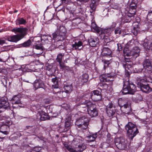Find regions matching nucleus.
Returning <instances> with one entry per match:
<instances>
[{"instance_id": "nucleus-1", "label": "nucleus", "mask_w": 152, "mask_h": 152, "mask_svg": "<svg viewBox=\"0 0 152 152\" xmlns=\"http://www.w3.org/2000/svg\"><path fill=\"white\" fill-rule=\"evenodd\" d=\"M28 29L26 28L16 27L12 30L15 34H19L8 37L7 40L9 41L16 42L23 38L27 34Z\"/></svg>"}, {"instance_id": "nucleus-2", "label": "nucleus", "mask_w": 152, "mask_h": 152, "mask_svg": "<svg viewBox=\"0 0 152 152\" xmlns=\"http://www.w3.org/2000/svg\"><path fill=\"white\" fill-rule=\"evenodd\" d=\"M125 75L126 77L124 81L123 89L121 91L123 94H134L136 90L135 86L132 83H130L129 82V73L127 72H126Z\"/></svg>"}, {"instance_id": "nucleus-3", "label": "nucleus", "mask_w": 152, "mask_h": 152, "mask_svg": "<svg viewBox=\"0 0 152 152\" xmlns=\"http://www.w3.org/2000/svg\"><path fill=\"white\" fill-rule=\"evenodd\" d=\"M127 134L129 139L132 140L133 138L139 133L138 129L135 124L129 122L125 126Z\"/></svg>"}, {"instance_id": "nucleus-4", "label": "nucleus", "mask_w": 152, "mask_h": 152, "mask_svg": "<svg viewBox=\"0 0 152 152\" xmlns=\"http://www.w3.org/2000/svg\"><path fill=\"white\" fill-rule=\"evenodd\" d=\"M66 30L65 27L63 26H60L58 28L56 32L53 34V38L55 39H59V40L62 41L66 37Z\"/></svg>"}, {"instance_id": "nucleus-5", "label": "nucleus", "mask_w": 152, "mask_h": 152, "mask_svg": "<svg viewBox=\"0 0 152 152\" xmlns=\"http://www.w3.org/2000/svg\"><path fill=\"white\" fill-rule=\"evenodd\" d=\"M89 119L88 117L83 116L78 118L75 122V125L82 129H86L89 124Z\"/></svg>"}, {"instance_id": "nucleus-6", "label": "nucleus", "mask_w": 152, "mask_h": 152, "mask_svg": "<svg viewBox=\"0 0 152 152\" xmlns=\"http://www.w3.org/2000/svg\"><path fill=\"white\" fill-rule=\"evenodd\" d=\"M87 107L88 114L91 117L96 116L98 115V110L96 107V105L91 102L85 104Z\"/></svg>"}, {"instance_id": "nucleus-7", "label": "nucleus", "mask_w": 152, "mask_h": 152, "mask_svg": "<svg viewBox=\"0 0 152 152\" xmlns=\"http://www.w3.org/2000/svg\"><path fill=\"white\" fill-rule=\"evenodd\" d=\"M114 143L117 147L120 150H124L127 147V141L122 137L115 138Z\"/></svg>"}, {"instance_id": "nucleus-8", "label": "nucleus", "mask_w": 152, "mask_h": 152, "mask_svg": "<svg viewBox=\"0 0 152 152\" xmlns=\"http://www.w3.org/2000/svg\"><path fill=\"white\" fill-rule=\"evenodd\" d=\"M128 51L127 48H125L123 50V53L124 56H132L134 58H136L139 56L140 50L137 47H134L130 51L129 53L127 52Z\"/></svg>"}, {"instance_id": "nucleus-9", "label": "nucleus", "mask_w": 152, "mask_h": 152, "mask_svg": "<svg viewBox=\"0 0 152 152\" xmlns=\"http://www.w3.org/2000/svg\"><path fill=\"white\" fill-rule=\"evenodd\" d=\"M92 26L93 28L95 29L97 33L101 34L102 35L104 34V35H103L104 37H107L108 36H109L112 31L111 28L102 29L100 28H97L96 27V25L94 23L92 24Z\"/></svg>"}, {"instance_id": "nucleus-10", "label": "nucleus", "mask_w": 152, "mask_h": 152, "mask_svg": "<svg viewBox=\"0 0 152 152\" xmlns=\"http://www.w3.org/2000/svg\"><path fill=\"white\" fill-rule=\"evenodd\" d=\"M143 80L137 81V87L143 92L148 94L151 91V89L148 85L143 84L142 83Z\"/></svg>"}, {"instance_id": "nucleus-11", "label": "nucleus", "mask_w": 152, "mask_h": 152, "mask_svg": "<svg viewBox=\"0 0 152 152\" xmlns=\"http://www.w3.org/2000/svg\"><path fill=\"white\" fill-rule=\"evenodd\" d=\"M91 98L95 102L101 100L102 98L101 91L97 90L93 91L91 93Z\"/></svg>"}, {"instance_id": "nucleus-12", "label": "nucleus", "mask_w": 152, "mask_h": 152, "mask_svg": "<svg viewBox=\"0 0 152 152\" xmlns=\"http://www.w3.org/2000/svg\"><path fill=\"white\" fill-rule=\"evenodd\" d=\"M9 104L7 98H2L0 100V111H4L6 109H10Z\"/></svg>"}, {"instance_id": "nucleus-13", "label": "nucleus", "mask_w": 152, "mask_h": 152, "mask_svg": "<svg viewBox=\"0 0 152 152\" xmlns=\"http://www.w3.org/2000/svg\"><path fill=\"white\" fill-rule=\"evenodd\" d=\"M113 76L110 74H105L101 75L100 76L99 78L100 81L102 82H107L112 81V79Z\"/></svg>"}, {"instance_id": "nucleus-14", "label": "nucleus", "mask_w": 152, "mask_h": 152, "mask_svg": "<svg viewBox=\"0 0 152 152\" xmlns=\"http://www.w3.org/2000/svg\"><path fill=\"white\" fill-rule=\"evenodd\" d=\"M37 115H39L40 116V119L41 121H45L49 120L50 117L44 112L42 110L39 111Z\"/></svg>"}, {"instance_id": "nucleus-15", "label": "nucleus", "mask_w": 152, "mask_h": 152, "mask_svg": "<svg viewBox=\"0 0 152 152\" xmlns=\"http://www.w3.org/2000/svg\"><path fill=\"white\" fill-rule=\"evenodd\" d=\"M143 67L148 70L151 71L152 69V66L151 61L148 59H145L143 62Z\"/></svg>"}, {"instance_id": "nucleus-16", "label": "nucleus", "mask_w": 152, "mask_h": 152, "mask_svg": "<svg viewBox=\"0 0 152 152\" xmlns=\"http://www.w3.org/2000/svg\"><path fill=\"white\" fill-rule=\"evenodd\" d=\"M99 42V39L97 38H94L91 37L88 39V42L90 46L92 47H94L96 46L97 44Z\"/></svg>"}, {"instance_id": "nucleus-17", "label": "nucleus", "mask_w": 152, "mask_h": 152, "mask_svg": "<svg viewBox=\"0 0 152 152\" xmlns=\"http://www.w3.org/2000/svg\"><path fill=\"white\" fill-rule=\"evenodd\" d=\"M43 81L40 80H36L34 82V86L36 89L38 88H43L44 87Z\"/></svg>"}, {"instance_id": "nucleus-18", "label": "nucleus", "mask_w": 152, "mask_h": 152, "mask_svg": "<svg viewBox=\"0 0 152 152\" xmlns=\"http://www.w3.org/2000/svg\"><path fill=\"white\" fill-rule=\"evenodd\" d=\"M143 46L146 49L151 50H152V42L145 39L143 44Z\"/></svg>"}, {"instance_id": "nucleus-19", "label": "nucleus", "mask_w": 152, "mask_h": 152, "mask_svg": "<svg viewBox=\"0 0 152 152\" xmlns=\"http://www.w3.org/2000/svg\"><path fill=\"white\" fill-rule=\"evenodd\" d=\"M99 0H92L91 1L90 7L91 8L90 12L91 13H92L93 12L95 11L97 6L96 1H98Z\"/></svg>"}, {"instance_id": "nucleus-20", "label": "nucleus", "mask_w": 152, "mask_h": 152, "mask_svg": "<svg viewBox=\"0 0 152 152\" xmlns=\"http://www.w3.org/2000/svg\"><path fill=\"white\" fill-rule=\"evenodd\" d=\"M133 24L134 27L132 30V32L134 35H136L139 32L140 28L139 27V24L137 22H135Z\"/></svg>"}, {"instance_id": "nucleus-21", "label": "nucleus", "mask_w": 152, "mask_h": 152, "mask_svg": "<svg viewBox=\"0 0 152 152\" xmlns=\"http://www.w3.org/2000/svg\"><path fill=\"white\" fill-rule=\"evenodd\" d=\"M88 75L86 74H84L80 76L79 79V81L80 82V83L82 84L88 81Z\"/></svg>"}, {"instance_id": "nucleus-22", "label": "nucleus", "mask_w": 152, "mask_h": 152, "mask_svg": "<svg viewBox=\"0 0 152 152\" xmlns=\"http://www.w3.org/2000/svg\"><path fill=\"white\" fill-rule=\"evenodd\" d=\"M137 3V0H133L130 4L129 10L133 11L136 10Z\"/></svg>"}, {"instance_id": "nucleus-23", "label": "nucleus", "mask_w": 152, "mask_h": 152, "mask_svg": "<svg viewBox=\"0 0 152 152\" xmlns=\"http://www.w3.org/2000/svg\"><path fill=\"white\" fill-rule=\"evenodd\" d=\"M64 91L67 93H70L72 90V85H65L64 87Z\"/></svg>"}, {"instance_id": "nucleus-24", "label": "nucleus", "mask_w": 152, "mask_h": 152, "mask_svg": "<svg viewBox=\"0 0 152 152\" xmlns=\"http://www.w3.org/2000/svg\"><path fill=\"white\" fill-rule=\"evenodd\" d=\"M59 78L56 77L52 79V81L53 83L52 86L54 88H58V81Z\"/></svg>"}, {"instance_id": "nucleus-25", "label": "nucleus", "mask_w": 152, "mask_h": 152, "mask_svg": "<svg viewBox=\"0 0 152 152\" xmlns=\"http://www.w3.org/2000/svg\"><path fill=\"white\" fill-rule=\"evenodd\" d=\"M12 103L13 104H18L19 106H22V103L21 101L19 100L18 97L17 96H14L12 98Z\"/></svg>"}, {"instance_id": "nucleus-26", "label": "nucleus", "mask_w": 152, "mask_h": 152, "mask_svg": "<svg viewBox=\"0 0 152 152\" xmlns=\"http://www.w3.org/2000/svg\"><path fill=\"white\" fill-rule=\"evenodd\" d=\"M86 148V145L82 143V142L81 144L78 145L77 147H76V149L77 150V152L78 151L80 152L83 151Z\"/></svg>"}, {"instance_id": "nucleus-27", "label": "nucleus", "mask_w": 152, "mask_h": 152, "mask_svg": "<svg viewBox=\"0 0 152 152\" xmlns=\"http://www.w3.org/2000/svg\"><path fill=\"white\" fill-rule=\"evenodd\" d=\"M106 111L107 115L109 117H113L115 115L117 114L115 113V110L114 109L106 110Z\"/></svg>"}, {"instance_id": "nucleus-28", "label": "nucleus", "mask_w": 152, "mask_h": 152, "mask_svg": "<svg viewBox=\"0 0 152 152\" xmlns=\"http://www.w3.org/2000/svg\"><path fill=\"white\" fill-rule=\"evenodd\" d=\"M82 45V43L81 41H79L78 42H75V44L72 45V47L75 50L78 49L80 50L81 48H80Z\"/></svg>"}, {"instance_id": "nucleus-29", "label": "nucleus", "mask_w": 152, "mask_h": 152, "mask_svg": "<svg viewBox=\"0 0 152 152\" xmlns=\"http://www.w3.org/2000/svg\"><path fill=\"white\" fill-rule=\"evenodd\" d=\"M102 54L104 55L109 56L111 53V50L108 48H103L102 50Z\"/></svg>"}, {"instance_id": "nucleus-30", "label": "nucleus", "mask_w": 152, "mask_h": 152, "mask_svg": "<svg viewBox=\"0 0 152 152\" xmlns=\"http://www.w3.org/2000/svg\"><path fill=\"white\" fill-rule=\"evenodd\" d=\"M136 10H129V12L127 14L125 18H131L133 17L135 14Z\"/></svg>"}, {"instance_id": "nucleus-31", "label": "nucleus", "mask_w": 152, "mask_h": 152, "mask_svg": "<svg viewBox=\"0 0 152 152\" xmlns=\"http://www.w3.org/2000/svg\"><path fill=\"white\" fill-rule=\"evenodd\" d=\"M97 137V134H95L91 135L88 136V138L89 139V140H88V142L89 143L91 142H93L96 139Z\"/></svg>"}, {"instance_id": "nucleus-32", "label": "nucleus", "mask_w": 152, "mask_h": 152, "mask_svg": "<svg viewBox=\"0 0 152 152\" xmlns=\"http://www.w3.org/2000/svg\"><path fill=\"white\" fill-rule=\"evenodd\" d=\"M32 43V42L31 40L29 39L27 41L24 42L23 43L20 44V45L23 47H28L31 45Z\"/></svg>"}, {"instance_id": "nucleus-33", "label": "nucleus", "mask_w": 152, "mask_h": 152, "mask_svg": "<svg viewBox=\"0 0 152 152\" xmlns=\"http://www.w3.org/2000/svg\"><path fill=\"white\" fill-rule=\"evenodd\" d=\"M64 53H60L57 55L56 58V61L57 62L62 61V59L64 58Z\"/></svg>"}, {"instance_id": "nucleus-34", "label": "nucleus", "mask_w": 152, "mask_h": 152, "mask_svg": "<svg viewBox=\"0 0 152 152\" xmlns=\"http://www.w3.org/2000/svg\"><path fill=\"white\" fill-rule=\"evenodd\" d=\"M17 24L18 25L25 24L26 21L23 18H19L16 20Z\"/></svg>"}, {"instance_id": "nucleus-35", "label": "nucleus", "mask_w": 152, "mask_h": 152, "mask_svg": "<svg viewBox=\"0 0 152 152\" xmlns=\"http://www.w3.org/2000/svg\"><path fill=\"white\" fill-rule=\"evenodd\" d=\"M102 61L104 64V68H105V67H107L112 61L111 59L108 60L105 59H103Z\"/></svg>"}, {"instance_id": "nucleus-36", "label": "nucleus", "mask_w": 152, "mask_h": 152, "mask_svg": "<svg viewBox=\"0 0 152 152\" xmlns=\"http://www.w3.org/2000/svg\"><path fill=\"white\" fill-rule=\"evenodd\" d=\"M115 106L113 102H110L108 105L106 106V110L115 109Z\"/></svg>"}, {"instance_id": "nucleus-37", "label": "nucleus", "mask_w": 152, "mask_h": 152, "mask_svg": "<svg viewBox=\"0 0 152 152\" xmlns=\"http://www.w3.org/2000/svg\"><path fill=\"white\" fill-rule=\"evenodd\" d=\"M82 142V141L77 138H75L72 141V143L76 146H78V145L81 144Z\"/></svg>"}, {"instance_id": "nucleus-38", "label": "nucleus", "mask_w": 152, "mask_h": 152, "mask_svg": "<svg viewBox=\"0 0 152 152\" xmlns=\"http://www.w3.org/2000/svg\"><path fill=\"white\" fill-rule=\"evenodd\" d=\"M58 62L59 63L60 69H63L66 68V67H67V66H66L65 64V61H61L60 62Z\"/></svg>"}, {"instance_id": "nucleus-39", "label": "nucleus", "mask_w": 152, "mask_h": 152, "mask_svg": "<svg viewBox=\"0 0 152 152\" xmlns=\"http://www.w3.org/2000/svg\"><path fill=\"white\" fill-rule=\"evenodd\" d=\"M71 126V124L69 121H66L65 122V127L66 130L65 129V131H67L70 129Z\"/></svg>"}, {"instance_id": "nucleus-40", "label": "nucleus", "mask_w": 152, "mask_h": 152, "mask_svg": "<svg viewBox=\"0 0 152 152\" xmlns=\"http://www.w3.org/2000/svg\"><path fill=\"white\" fill-rule=\"evenodd\" d=\"M65 147L68 151L70 152H77V150L74 149L70 146H65Z\"/></svg>"}, {"instance_id": "nucleus-41", "label": "nucleus", "mask_w": 152, "mask_h": 152, "mask_svg": "<svg viewBox=\"0 0 152 152\" xmlns=\"http://www.w3.org/2000/svg\"><path fill=\"white\" fill-rule=\"evenodd\" d=\"M34 47L37 49L40 50L42 51L43 50V46L41 44H37L34 45Z\"/></svg>"}, {"instance_id": "nucleus-42", "label": "nucleus", "mask_w": 152, "mask_h": 152, "mask_svg": "<svg viewBox=\"0 0 152 152\" xmlns=\"http://www.w3.org/2000/svg\"><path fill=\"white\" fill-rule=\"evenodd\" d=\"M122 111L124 113L128 114L131 112V108L130 107H127L126 109H124Z\"/></svg>"}, {"instance_id": "nucleus-43", "label": "nucleus", "mask_w": 152, "mask_h": 152, "mask_svg": "<svg viewBox=\"0 0 152 152\" xmlns=\"http://www.w3.org/2000/svg\"><path fill=\"white\" fill-rule=\"evenodd\" d=\"M121 108V109L122 111L124 109H126L127 107H130L128 103L124 104L123 105H119Z\"/></svg>"}, {"instance_id": "nucleus-44", "label": "nucleus", "mask_w": 152, "mask_h": 152, "mask_svg": "<svg viewBox=\"0 0 152 152\" xmlns=\"http://www.w3.org/2000/svg\"><path fill=\"white\" fill-rule=\"evenodd\" d=\"M121 31L120 29V28L119 27L116 28L115 30L114 33L115 34H121Z\"/></svg>"}, {"instance_id": "nucleus-45", "label": "nucleus", "mask_w": 152, "mask_h": 152, "mask_svg": "<svg viewBox=\"0 0 152 152\" xmlns=\"http://www.w3.org/2000/svg\"><path fill=\"white\" fill-rule=\"evenodd\" d=\"M110 7L113 9H118V6L115 4H112L111 5Z\"/></svg>"}, {"instance_id": "nucleus-46", "label": "nucleus", "mask_w": 152, "mask_h": 152, "mask_svg": "<svg viewBox=\"0 0 152 152\" xmlns=\"http://www.w3.org/2000/svg\"><path fill=\"white\" fill-rule=\"evenodd\" d=\"M147 17L150 18V19H152V11H149L148 12Z\"/></svg>"}, {"instance_id": "nucleus-47", "label": "nucleus", "mask_w": 152, "mask_h": 152, "mask_svg": "<svg viewBox=\"0 0 152 152\" xmlns=\"http://www.w3.org/2000/svg\"><path fill=\"white\" fill-rule=\"evenodd\" d=\"M116 23L115 22H113L112 23V25L111 26V27L110 28H111V30H113V29L115 28L116 26Z\"/></svg>"}, {"instance_id": "nucleus-48", "label": "nucleus", "mask_w": 152, "mask_h": 152, "mask_svg": "<svg viewBox=\"0 0 152 152\" xmlns=\"http://www.w3.org/2000/svg\"><path fill=\"white\" fill-rule=\"evenodd\" d=\"M125 19L124 21L125 22H126V23L129 22L131 21V19L129 18H126L125 17Z\"/></svg>"}, {"instance_id": "nucleus-49", "label": "nucleus", "mask_w": 152, "mask_h": 152, "mask_svg": "<svg viewBox=\"0 0 152 152\" xmlns=\"http://www.w3.org/2000/svg\"><path fill=\"white\" fill-rule=\"evenodd\" d=\"M5 41L4 40H2V39H0V45H2L5 42Z\"/></svg>"}, {"instance_id": "nucleus-50", "label": "nucleus", "mask_w": 152, "mask_h": 152, "mask_svg": "<svg viewBox=\"0 0 152 152\" xmlns=\"http://www.w3.org/2000/svg\"><path fill=\"white\" fill-rule=\"evenodd\" d=\"M126 56H125V61L126 62H129L131 61L130 58H126L125 57Z\"/></svg>"}, {"instance_id": "nucleus-51", "label": "nucleus", "mask_w": 152, "mask_h": 152, "mask_svg": "<svg viewBox=\"0 0 152 152\" xmlns=\"http://www.w3.org/2000/svg\"><path fill=\"white\" fill-rule=\"evenodd\" d=\"M58 48L61 49H64V47L62 45H61L58 46Z\"/></svg>"}, {"instance_id": "nucleus-52", "label": "nucleus", "mask_w": 152, "mask_h": 152, "mask_svg": "<svg viewBox=\"0 0 152 152\" xmlns=\"http://www.w3.org/2000/svg\"><path fill=\"white\" fill-rule=\"evenodd\" d=\"M62 3H67L68 1V0H61Z\"/></svg>"}, {"instance_id": "nucleus-53", "label": "nucleus", "mask_w": 152, "mask_h": 152, "mask_svg": "<svg viewBox=\"0 0 152 152\" xmlns=\"http://www.w3.org/2000/svg\"><path fill=\"white\" fill-rule=\"evenodd\" d=\"M124 66L125 68H126L128 66V64L127 63H125L124 64Z\"/></svg>"}, {"instance_id": "nucleus-54", "label": "nucleus", "mask_w": 152, "mask_h": 152, "mask_svg": "<svg viewBox=\"0 0 152 152\" xmlns=\"http://www.w3.org/2000/svg\"><path fill=\"white\" fill-rule=\"evenodd\" d=\"M32 127V126H26V129H28L31 128Z\"/></svg>"}, {"instance_id": "nucleus-55", "label": "nucleus", "mask_w": 152, "mask_h": 152, "mask_svg": "<svg viewBox=\"0 0 152 152\" xmlns=\"http://www.w3.org/2000/svg\"><path fill=\"white\" fill-rule=\"evenodd\" d=\"M17 135L19 137L21 136V134L20 132L18 133V134H17Z\"/></svg>"}, {"instance_id": "nucleus-56", "label": "nucleus", "mask_w": 152, "mask_h": 152, "mask_svg": "<svg viewBox=\"0 0 152 152\" xmlns=\"http://www.w3.org/2000/svg\"><path fill=\"white\" fill-rule=\"evenodd\" d=\"M2 60L0 58V61H2Z\"/></svg>"}, {"instance_id": "nucleus-57", "label": "nucleus", "mask_w": 152, "mask_h": 152, "mask_svg": "<svg viewBox=\"0 0 152 152\" xmlns=\"http://www.w3.org/2000/svg\"><path fill=\"white\" fill-rule=\"evenodd\" d=\"M115 117H116V119L117 120H118V119H117V115H115Z\"/></svg>"}, {"instance_id": "nucleus-58", "label": "nucleus", "mask_w": 152, "mask_h": 152, "mask_svg": "<svg viewBox=\"0 0 152 152\" xmlns=\"http://www.w3.org/2000/svg\"><path fill=\"white\" fill-rule=\"evenodd\" d=\"M23 117L25 118H28L27 117Z\"/></svg>"}, {"instance_id": "nucleus-59", "label": "nucleus", "mask_w": 152, "mask_h": 152, "mask_svg": "<svg viewBox=\"0 0 152 152\" xmlns=\"http://www.w3.org/2000/svg\"><path fill=\"white\" fill-rule=\"evenodd\" d=\"M45 2H47V0H45Z\"/></svg>"}, {"instance_id": "nucleus-60", "label": "nucleus", "mask_w": 152, "mask_h": 152, "mask_svg": "<svg viewBox=\"0 0 152 152\" xmlns=\"http://www.w3.org/2000/svg\"><path fill=\"white\" fill-rule=\"evenodd\" d=\"M111 140H111V142L112 141H113V139H111Z\"/></svg>"}, {"instance_id": "nucleus-61", "label": "nucleus", "mask_w": 152, "mask_h": 152, "mask_svg": "<svg viewBox=\"0 0 152 152\" xmlns=\"http://www.w3.org/2000/svg\"><path fill=\"white\" fill-rule=\"evenodd\" d=\"M17 12V10H16V11L15 12Z\"/></svg>"}, {"instance_id": "nucleus-62", "label": "nucleus", "mask_w": 152, "mask_h": 152, "mask_svg": "<svg viewBox=\"0 0 152 152\" xmlns=\"http://www.w3.org/2000/svg\"><path fill=\"white\" fill-rule=\"evenodd\" d=\"M56 2H55V3H54V4H56Z\"/></svg>"}, {"instance_id": "nucleus-63", "label": "nucleus", "mask_w": 152, "mask_h": 152, "mask_svg": "<svg viewBox=\"0 0 152 152\" xmlns=\"http://www.w3.org/2000/svg\"><path fill=\"white\" fill-rule=\"evenodd\" d=\"M60 4H60L59 5H58V6H59L60 5Z\"/></svg>"}, {"instance_id": "nucleus-64", "label": "nucleus", "mask_w": 152, "mask_h": 152, "mask_svg": "<svg viewBox=\"0 0 152 152\" xmlns=\"http://www.w3.org/2000/svg\"><path fill=\"white\" fill-rule=\"evenodd\" d=\"M109 143H111L110 142H109Z\"/></svg>"}]
</instances>
